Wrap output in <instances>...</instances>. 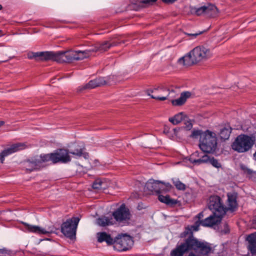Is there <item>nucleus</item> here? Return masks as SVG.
<instances>
[{
	"mask_svg": "<svg viewBox=\"0 0 256 256\" xmlns=\"http://www.w3.org/2000/svg\"><path fill=\"white\" fill-rule=\"evenodd\" d=\"M210 50L204 46H198L185 56L179 59L180 64L186 66H191L210 58Z\"/></svg>",
	"mask_w": 256,
	"mask_h": 256,
	"instance_id": "nucleus-1",
	"label": "nucleus"
},
{
	"mask_svg": "<svg viewBox=\"0 0 256 256\" xmlns=\"http://www.w3.org/2000/svg\"><path fill=\"white\" fill-rule=\"evenodd\" d=\"M186 248L176 256H184L185 254L192 250H194L197 256H207L212 250L210 244L198 239H190L186 242Z\"/></svg>",
	"mask_w": 256,
	"mask_h": 256,
	"instance_id": "nucleus-2",
	"label": "nucleus"
},
{
	"mask_svg": "<svg viewBox=\"0 0 256 256\" xmlns=\"http://www.w3.org/2000/svg\"><path fill=\"white\" fill-rule=\"evenodd\" d=\"M43 166V163L52 161L53 164H66L71 161V158L68 156V152L66 149H58L54 152L48 154H41L38 157Z\"/></svg>",
	"mask_w": 256,
	"mask_h": 256,
	"instance_id": "nucleus-3",
	"label": "nucleus"
},
{
	"mask_svg": "<svg viewBox=\"0 0 256 256\" xmlns=\"http://www.w3.org/2000/svg\"><path fill=\"white\" fill-rule=\"evenodd\" d=\"M88 50L84 51H59L56 52V62L59 63L72 62L74 60H79L86 58L88 52Z\"/></svg>",
	"mask_w": 256,
	"mask_h": 256,
	"instance_id": "nucleus-4",
	"label": "nucleus"
},
{
	"mask_svg": "<svg viewBox=\"0 0 256 256\" xmlns=\"http://www.w3.org/2000/svg\"><path fill=\"white\" fill-rule=\"evenodd\" d=\"M254 138L246 134L238 135L232 144V148L239 153L248 151L254 144Z\"/></svg>",
	"mask_w": 256,
	"mask_h": 256,
	"instance_id": "nucleus-5",
	"label": "nucleus"
},
{
	"mask_svg": "<svg viewBox=\"0 0 256 256\" xmlns=\"http://www.w3.org/2000/svg\"><path fill=\"white\" fill-rule=\"evenodd\" d=\"M199 147L204 153L214 152L217 146L216 134L209 130H206V134L202 136L200 140Z\"/></svg>",
	"mask_w": 256,
	"mask_h": 256,
	"instance_id": "nucleus-6",
	"label": "nucleus"
},
{
	"mask_svg": "<svg viewBox=\"0 0 256 256\" xmlns=\"http://www.w3.org/2000/svg\"><path fill=\"white\" fill-rule=\"evenodd\" d=\"M80 218L72 217L63 222L60 226L61 232L67 238L72 240L76 238V230Z\"/></svg>",
	"mask_w": 256,
	"mask_h": 256,
	"instance_id": "nucleus-7",
	"label": "nucleus"
},
{
	"mask_svg": "<svg viewBox=\"0 0 256 256\" xmlns=\"http://www.w3.org/2000/svg\"><path fill=\"white\" fill-rule=\"evenodd\" d=\"M133 244L134 240L131 236L127 234H120L115 238L114 248L118 252H124L130 249Z\"/></svg>",
	"mask_w": 256,
	"mask_h": 256,
	"instance_id": "nucleus-8",
	"label": "nucleus"
},
{
	"mask_svg": "<svg viewBox=\"0 0 256 256\" xmlns=\"http://www.w3.org/2000/svg\"><path fill=\"white\" fill-rule=\"evenodd\" d=\"M187 236H188V238H185L182 242L178 244L176 248L170 252V256H176L180 252H182L186 248L187 246L186 242L190 239H197L194 236L192 230L189 226L186 227L184 232L181 233L180 238H185Z\"/></svg>",
	"mask_w": 256,
	"mask_h": 256,
	"instance_id": "nucleus-9",
	"label": "nucleus"
},
{
	"mask_svg": "<svg viewBox=\"0 0 256 256\" xmlns=\"http://www.w3.org/2000/svg\"><path fill=\"white\" fill-rule=\"evenodd\" d=\"M208 208L218 214L224 216L226 214V207L224 206L220 198L216 195L211 196L208 203Z\"/></svg>",
	"mask_w": 256,
	"mask_h": 256,
	"instance_id": "nucleus-10",
	"label": "nucleus"
},
{
	"mask_svg": "<svg viewBox=\"0 0 256 256\" xmlns=\"http://www.w3.org/2000/svg\"><path fill=\"white\" fill-rule=\"evenodd\" d=\"M112 216L116 222H122L130 220L131 214L128 208L124 204H122L112 212Z\"/></svg>",
	"mask_w": 256,
	"mask_h": 256,
	"instance_id": "nucleus-11",
	"label": "nucleus"
},
{
	"mask_svg": "<svg viewBox=\"0 0 256 256\" xmlns=\"http://www.w3.org/2000/svg\"><path fill=\"white\" fill-rule=\"evenodd\" d=\"M28 57L29 59H34L36 61L52 60L56 62V52H32L28 54Z\"/></svg>",
	"mask_w": 256,
	"mask_h": 256,
	"instance_id": "nucleus-12",
	"label": "nucleus"
},
{
	"mask_svg": "<svg viewBox=\"0 0 256 256\" xmlns=\"http://www.w3.org/2000/svg\"><path fill=\"white\" fill-rule=\"evenodd\" d=\"M147 94L153 98L158 100H164L168 98L170 94L169 90L162 86L148 90Z\"/></svg>",
	"mask_w": 256,
	"mask_h": 256,
	"instance_id": "nucleus-13",
	"label": "nucleus"
},
{
	"mask_svg": "<svg viewBox=\"0 0 256 256\" xmlns=\"http://www.w3.org/2000/svg\"><path fill=\"white\" fill-rule=\"evenodd\" d=\"M24 148V144L23 143L18 142L12 144L10 147L3 150L0 153V162L3 164L6 156L23 150Z\"/></svg>",
	"mask_w": 256,
	"mask_h": 256,
	"instance_id": "nucleus-14",
	"label": "nucleus"
},
{
	"mask_svg": "<svg viewBox=\"0 0 256 256\" xmlns=\"http://www.w3.org/2000/svg\"><path fill=\"white\" fill-rule=\"evenodd\" d=\"M121 43H124V41L120 42L105 41L101 44H96L94 47L89 49L90 52H102L108 50L110 47L118 46Z\"/></svg>",
	"mask_w": 256,
	"mask_h": 256,
	"instance_id": "nucleus-15",
	"label": "nucleus"
},
{
	"mask_svg": "<svg viewBox=\"0 0 256 256\" xmlns=\"http://www.w3.org/2000/svg\"><path fill=\"white\" fill-rule=\"evenodd\" d=\"M223 216L214 212L213 214L204 220H200V224L206 227H210L220 224Z\"/></svg>",
	"mask_w": 256,
	"mask_h": 256,
	"instance_id": "nucleus-16",
	"label": "nucleus"
},
{
	"mask_svg": "<svg viewBox=\"0 0 256 256\" xmlns=\"http://www.w3.org/2000/svg\"><path fill=\"white\" fill-rule=\"evenodd\" d=\"M227 197L228 207H226V212L228 210H230L231 212L236 211L238 208V194L236 192H228Z\"/></svg>",
	"mask_w": 256,
	"mask_h": 256,
	"instance_id": "nucleus-17",
	"label": "nucleus"
},
{
	"mask_svg": "<svg viewBox=\"0 0 256 256\" xmlns=\"http://www.w3.org/2000/svg\"><path fill=\"white\" fill-rule=\"evenodd\" d=\"M44 166H42L41 162H40L38 156L32 158L30 160H28L26 162V170L30 172L40 170Z\"/></svg>",
	"mask_w": 256,
	"mask_h": 256,
	"instance_id": "nucleus-18",
	"label": "nucleus"
},
{
	"mask_svg": "<svg viewBox=\"0 0 256 256\" xmlns=\"http://www.w3.org/2000/svg\"><path fill=\"white\" fill-rule=\"evenodd\" d=\"M85 150V148L83 145H76L73 150H71L70 151H68V150H66L68 154H70L74 155L76 158H80L82 156L85 159H88L89 158L88 153L87 152H84V150Z\"/></svg>",
	"mask_w": 256,
	"mask_h": 256,
	"instance_id": "nucleus-19",
	"label": "nucleus"
},
{
	"mask_svg": "<svg viewBox=\"0 0 256 256\" xmlns=\"http://www.w3.org/2000/svg\"><path fill=\"white\" fill-rule=\"evenodd\" d=\"M98 242L102 243L105 242L107 245L114 246L115 242V238H113L110 234H107L105 232H99L96 234Z\"/></svg>",
	"mask_w": 256,
	"mask_h": 256,
	"instance_id": "nucleus-20",
	"label": "nucleus"
},
{
	"mask_svg": "<svg viewBox=\"0 0 256 256\" xmlns=\"http://www.w3.org/2000/svg\"><path fill=\"white\" fill-rule=\"evenodd\" d=\"M106 84V82L104 78H98L96 79L90 80L88 84L82 86L80 88V90L86 89L94 88L98 86H100Z\"/></svg>",
	"mask_w": 256,
	"mask_h": 256,
	"instance_id": "nucleus-21",
	"label": "nucleus"
},
{
	"mask_svg": "<svg viewBox=\"0 0 256 256\" xmlns=\"http://www.w3.org/2000/svg\"><path fill=\"white\" fill-rule=\"evenodd\" d=\"M159 184L160 180H150L146 183V187L152 194L158 195V194H160V189H158Z\"/></svg>",
	"mask_w": 256,
	"mask_h": 256,
	"instance_id": "nucleus-22",
	"label": "nucleus"
},
{
	"mask_svg": "<svg viewBox=\"0 0 256 256\" xmlns=\"http://www.w3.org/2000/svg\"><path fill=\"white\" fill-rule=\"evenodd\" d=\"M191 96L190 92H184L181 93L180 97L176 100H172V104L174 106H181L184 104L187 100Z\"/></svg>",
	"mask_w": 256,
	"mask_h": 256,
	"instance_id": "nucleus-23",
	"label": "nucleus"
},
{
	"mask_svg": "<svg viewBox=\"0 0 256 256\" xmlns=\"http://www.w3.org/2000/svg\"><path fill=\"white\" fill-rule=\"evenodd\" d=\"M205 156H207V154H204V152L196 151L190 156L188 160L194 165L198 166L204 164V162H199L198 161L202 160Z\"/></svg>",
	"mask_w": 256,
	"mask_h": 256,
	"instance_id": "nucleus-24",
	"label": "nucleus"
},
{
	"mask_svg": "<svg viewBox=\"0 0 256 256\" xmlns=\"http://www.w3.org/2000/svg\"><path fill=\"white\" fill-rule=\"evenodd\" d=\"M158 196V200L161 202L164 203L170 207H174L178 202L177 200L171 198L170 196L168 194L166 196L159 194Z\"/></svg>",
	"mask_w": 256,
	"mask_h": 256,
	"instance_id": "nucleus-25",
	"label": "nucleus"
},
{
	"mask_svg": "<svg viewBox=\"0 0 256 256\" xmlns=\"http://www.w3.org/2000/svg\"><path fill=\"white\" fill-rule=\"evenodd\" d=\"M232 128L229 124H225L223 128H220L219 136L222 140L225 141L229 138L232 132Z\"/></svg>",
	"mask_w": 256,
	"mask_h": 256,
	"instance_id": "nucleus-26",
	"label": "nucleus"
},
{
	"mask_svg": "<svg viewBox=\"0 0 256 256\" xmlns=\"http://www.w3.org/2000/svg\"><path fill=\"white\" fill-rule=\"evenodd\" d=\"M96 222L98 225L101 226H108L113 225L115 224V222L113 220L112 216H102L96 220Z\"/></svg>",
	"mask_w": 256,
	"mask_h": 256,
	"instance_id": "nucleus-27",
	"label": "nucleus"
},
{
	"mask_svg": "<svg viewBox=\"0 0 256 256\" xmlns=\"http://www.w3.org/2000/svg\"><path fill=\"white\" fill-rule=\"evenodd\" d=\"M248 249L252 254L256 253V232L251 234L247 238Z\"/></svg>",
	"mask_w": 256,
	"mask_h": 256,
	"instance_id": "nucleus-28",
	"label": "nucleus"
},
{
	"mask_svg": "<svg viewBox=\"0 0 256 256\" xmlns=\"http://www.w3.org/2000/svg\"><path fill=\"white\" fill-rule=\"evenodd\" d=\"M204 158L202 160L198 161V162H204V164H210L216 168H220L222 166V165L218 161L214 158V157H210L208 155L205 156Z\"/></svg>",
	"mask_w": 256,
	"mask_h": 256,
	"instance_id": "nucleus-29",
	"label": "nucleus"
},
{
	"mask_svg": "<svg viewBox=\"0 0 256 256\" xmlns=\"http://www.w3.org/2000/svg\"><path fill=\"white\" fill-rule=\"evenodd\" d=\"M187 118V116L184 114L182 112H180L175 114L174 116L170 117L168 118L169 122L174 125L178 124L180 122Z\"/></svg>",
	"mask_w": 256,
	"mask_h": 256,
	"instance_id": "nucleus-30",
	"label": "nucleus"
},
{
	"mask_svg": "<svg viewBox=\"0 0 256 256\" xmlns=\"http://www.w3.org/2000/svg\"><path fill=\"white\" fill-rule=\"evenodd\" d=\"M26 229L30 232H34L37 234H42V228L37 226H34L28 224L26 222H22Z\"/></svg>",
	"mask_w": 256,
	"mask_h": 256,
	"instance_id": "nucleus-31",
	"label": "nucleus"
},
{
	"mask_svg": "<svg viewBox=\"0 0 256 256\" xmlns=\"http://www.w3.org/2000/svg\"><path fill=\"white\" fill-rule=\"evenodd\" d=\"M172 188V185L169 182H164L160 180L158 189H160V194L170 192ZM159 195V194H158Z\"/></svg>",
	"mask_w": 256,
	"mask_h": 256,
	"instance_id": "nucleus-32",
	"label": "nucleus"
},
{
	"mask_svg": "<svg viewBox=\"0 0 256 256\" xmlns=\"http://www.w3.org/2000/svg\"><path fill=\"white\" fill-rule=\"evenodd\" d=\"M206 8V14H210V16H214L218 13V10L216 6L212 4H208L207 6H204Z\"/></svg>",
	"mask_w": 256,
	"mask_h": 256,
	"instance_id": "nucleus-33",
	"label": "nucleus"
},
{
	"mask_svg": "<svg viewBox=\"0 0 256 256\" xmlns=\"http://www.w3.org/2000/svg\"><path fill=\"white\" fill-rule=\"evenodd\" d=\"M58 230L59 228H56L53 224L46 226L44 228H42V234H47L52 233L57 234L58 233Z\"/></svg>",
	"mask_w": 256,
	"mask_h": 256,
	"instance_id": "nucleus-34",
	"label": "nucleus"
},
{
	"mask_svg": "<svg viewBox=\"0 0 256 256\" xmlns=\"http://www.w3.org/2000/svg\"><path fill=\"white\" fill-rule=\"evenodd\" d=\"M205 134H206V130L205 132H203L202 130H194L192 132V134L190 136V137L194 139H198L200 138V140H201L202 137Z\"/></svg>",
	"mask_w": 256,
	"mask_h": 256,
	"instance_id": "nucleus-35",
	"label": "nucleus"
},
{
	"mask_svg": "<svg viewBox=\"0 0 256 256\" xmlns=\"http://www.w3.org/2000/svg\"><path fill=\"white\" fill-rule=\"evenodd\" d=\"M172 182L176 189L180 190H184L186 189V186L178 180L172 179Z\"/></svg>",
	"mask_w": 256,
	"mask_h": 256,
	"instance_id": "nucleus-36",
	"label": "nucleus"
},
{
	"mask_svg": "<svg viewBox=\"0 0 256 256\" xmlns=\"http://www.w3.org/2000/svg\"><path fill=\"white\" fill-rule=\"evenodd\" d=\"M104 182L100 179L96 180L92 184V187L94 190H100L104 188Z\"/></svg>",
	"mask_w": 256,
	"mask_h": 256,
	"instance_id": "nucleus-37",
	"label": "nucleus"
},
{
	"mask_svg": "<svg viewBox=\"0 0 256 256\" xmlns=\"http://www.w3.org/2000/svg\"><path fill=\"white\" fill-rule=\"evenodd\" d=\"M0 256H12V252L6 248H1L0 249Z\"/></svg>",
	"mask_w": 256,
	"mask_h": 256,
	"instance_id": "nucleus-38",
	"label": "nucleus"
},
{
	"mask_svg": "<svg viewBox=\"0 0 256 256\" xmlns=\"http://www.w3.org/2000/svg\"><path fill=\"white\" fill-rule=\"evenodd\" d=\"M187 118H185V120H184L183 121L184 122L185 126H184V128L186 130H189L192 129V124L190 122V121L189 120H188Z\"/></svg>",
	"mask_w": 256,
	"mask_h": 256,
	"instance_id": "nucleus-39",
	"label": "nucleus"
},
{
	"mask_svg": "<svg viewBox=\"0 0 256 256\" xmlns=\"http://www.w3.org/2000/svg\"><path fill=\"white\" fill-rule=\"evenodd\" d=\"M158 0H142L140 2L146 6L153 5Z\"/></svg>",
	"mask_w": 256,
	"mask_h": 256,
	"instance_id": "nucleus-40",
	"label": "nucleus"
},
{
	"mask_svg": "<svg viewBox=\"0 0 256 256\" xmlns=\"http://www.w3.org/2000/svg\"><path fill=\"white\" fill-rule=\"evenodd\" d=\"M206 8L204 6H201L196 10V14L198 16H200L204 13L206 14Z\"/></svg>",
	"mask_w": 256,
	"mask_h": 256,
	"instance_id": "nucleus-41",
	"label": "nucleus"
},
{
	"mask_svg": "<svg viewBox=\"0 0 256 256\" xmlns=\"http://www.w3.org/2000/svg\"><path fill=\"white\" fill-rule=\"evenodd\" d=\"M200 220H198V221L195 222L194 225L190 226V228H192V231H198V228L200 224Z\"/></svg>",
	"mask_w": 256,
	"mask_h": 256,
	"instance_id": "nucleus-42",
	"label": "nucleus"
},
{
	"mask_svg": "<svg viewBox=\"0 0 256 256\" xmlns=\"http://www.w3.org/2000/svg\"><path fill=\"white\" fill-rule=\"evenodd\" d=\"M242 168L244 170V172L248 174H252V170L250 168H244L242 166Z\"/></svg>",
	"mask_w": 256,
	"mask_h": 256,
	"instance_id": "nucleus-43",
	"label": "nucleus"
},
{
	"mask_svg": "<svg viewBox=\"0 0 256 256\" xmlns=\"http://www.w3.org/2000/svg\"><path fill=\"white\" fill-rule=\"evenodd\" d=\"M204 32V31H199L198 32L195 33V34H188V35L190 36H193L196 38L198 36L202 34Z\"/></svg>",
	"mask_w": 256,
	"mask_h": 256,
	"instance_id": "nucleus-44",
	"label": "nucleus"
},
{
	"mask_svg": "<svg viewBox=\"0 0 256 256\" xmlns=\"http://www.w3.org/2000/svg\"><path fill=\"white\" fill-rule=\"evenodd\" d=\"M162 2L165 4H172L177 0H162Z\"/></svg>",
	"mask_w": 256,
	"mask_h": 256,
	"instance_id": "nucleus-45",
	"label": "nucleus"
},
{
	"mask_svg": "<svg viewBox=\"0 0 256 256\" xmlns=\"http://www.w3.org/2000/svg\"><path fill=\"white\" fill-rule=\"evenodd\" d=\"M204 216V214H203V212H200L197 216H196V218H198L199 220H200V218H203Z\"/></svg>",
	"mask_w": 256,
	"mask_h": 256,
	"instance_id": "nucleus-46",
	"label": "nucleus"
},
{
	"mask_svg": "<svg viewBox=\"0 0 256 256\" xmlns=\"http://www.w3.org/2000/svg\"><path fill=\"white\" fill-rule=\"evenodd\" d=\"M188 256H197L194 252H191Z\"/></svg>",
	"mask_w": 256,
	"mask_h": 256,
	"instance_id": "nucleus-47",
	"label": "nucleus"
},
{
	"mask_svg": "<svg viewBox=\"0 0 256 256\" xmlns=\"http://www.w3.org/2000/svg\"><path fill=\"white\" fill-rule=\"evenodd\" d=\"M4 124V121L0 120V126H3Z\"/></svg>",
	"mask_w": 256,
	"mask_h": 256,
	"instance_id": "nucleus-48",
	"label": "nucleus"
},
{
	"mask_svg": "<svg viewBox=\"0 0 256 256\" xmlns=\"http://www.w3.org/2000/svg\"><path fill=\"white\" fill-rule=\"evenodd\" d=\"M253 223L256 224V216L254 217L253 219Z\"/></svg>",
	"mask_w": 256,
	"mask_h": 256,
	"instance_id": "nucleus-49",
	"label": "nucleus"
},
{
	"mask_svg": "<svg viewBox=\"0 0 256 256\" xmlns=\"http://www.w3.org/2000/svg\"><path fill=\"white\" fill-rule=\"evenodd\" d=\"M254 160H256V152L254 154Z\"/></svg>",
	"mask_w": 256,
	"mask_h": 256,
	"instance_id": "nucleus-50",
	"label": "nucleus"
},
{
	"mask_svg": "<svg viewBox=\"0 0 256 256\" xmlns=\"http://www.w3.org/2000/svg\"><path fill=\"white\" fill-rule=\"evenodd\" d=\"M2 30H0V36H2Z\"/></svg>",
	"mask_w": 256,
	"mask_h": 256,
	"instance_id": "nucleus-51",
	"label": "nucleus"
},
{
	"mask_svg": "<svg viewBox=\"0 0 256 256\" xmlns=\"http://www.w3.org/2000/svg\"><path fill=\"white\" fill-rule=\"evenodd\" d=\"M2 8V6L1 4H0V10H1Z\"/></svg>",
	"mask_w": 256,
	"mask_h": 256,
	"instance_id": "nucleus-52",
	"label": "nucleus"
},
{
	"mask_svg": "<svg viewBox=\"0 0 256 256\" xmlns=\"http://www.w3.org/2000/svg\"><path fill=\"white\" fill-rule=\"evenodd\" d=\"M164 92L163 94H164V96L165 92Z\"/></svg>",
	"mask_w": 256,
	"mask_h": 256,
	"instance_id": "nucleus-53",
	"label": "nucleus"
}]
</instances>
